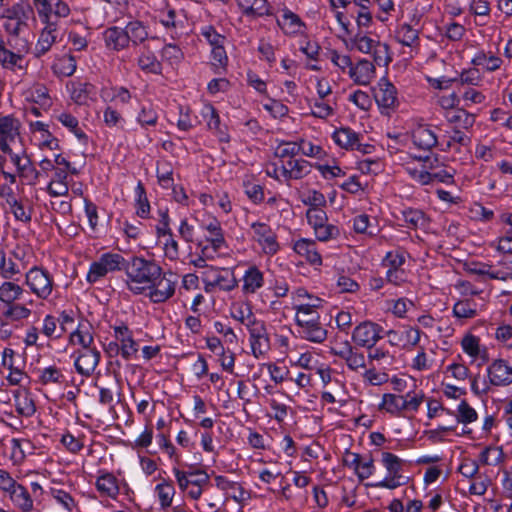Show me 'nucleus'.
<instances>
[{
	"mask_svg": "<svg viewBox=\"0 0 512 512\" xmlns=\"http://www.w3.org/2000/svg\"><path fill=\"white\" fill-rule=\"evenodd\" d=\"M3 153L0 155V174L9 185L15 184L17 178L23 184L36 185L41 173L24 151L17 153L10 149Z\"/></svg>",
	"mask_w": 512,
	"mask_h": 512,
	"instance_id": "f257e3e1",
	"label": "nucleus"
},
{
	"mask_svg": "<svg viewBox=\"0 0 512 512\" xmlns=\"http://www.w3.org/2000/svg\"><path fill=\"white\" fill-rule=\"evenodd\" d=\"M128 289L135 295L144 293L161 276L162 268L154 261L132 257L123 266Z\"/></svg>",
	"mask_w": 512,
	"mask_h": 512,
	"instance_id": "f03ea898",
	"label": "nucleus"
},
{
	"mask_svg": "<svg viewBox=\"0 0 512 512\" xmlns=\"http://www.w3.org/2000/svg\"><path fill=\"white\" fill-rule=\"evenodd\" d=\"M33 17V9L28 4H15L7 9L4 18V28L12 36H20L28 30V21Z\"/></svg>",
	"mask_w": 512,
	"mask_h": 512,
	"instance_id": "7ed1b4c3",
	"label": "nucleus"
},
{
	"mask_svg": "<svg viewBox=\"0 0 512 512\" xmlns=\"http://www.w3.org/2000/svg\"><path fill=\"white\" fill-rule=\"evenodd\" d=\"M382 463L387 470V476L385 479L376 483L367 484V486L395 489L406 483L405 477L401 475L404 463L402 459L390 452H383Z\"/></svg>",
	"mask_w": 512,
	"mask_h": 512,
	"instance_id": "20e7f679",
	"label": "nucleus"
},
{
	"mask_svg": "<svg viewBox=\"0 0 512 512\" xmlns=\"http://www.w3.org/2000/svg\"><path fill=\"white\" fill-rule=\"evenodd\" d=\"M125 259L118 253H104L100 258L90 265L87 281L95 283L105 277L109 272L123 269Z\"/></svg>",
	"mask_w": 512,
	"mask_h": 512,
	"instance_id": "39448f33",
	"label": "nucleus"
},
{
	"mask_svg": "<svg viewBox=\"0 0 512 512\" xmlns=\"http://www.w3.org/2000/svg\"><path fill=\"white\" fill-rule=\"evenodd\" d=\"M203 283L206 292L212 291L214 287H218L223 291H231L238 285L233 271L214 267H210L209 270L204 273Z\"/></svg>",
	"mask_w": 512,
	"mask_h": 512,
	"instance_id": "423d86ee",
	"label": "nucleus"
},
{
	"mask_svg": "<svg viewBox=\"0 0 512 512\" xmlns=\"http://www.w3.org/2000/svg\"><path fill=\"white\" fill-rule=\"evenodd\" d=\"M343 464L356 474L359 481H364L375 471L374 460L371 456H361L358 453L346 450L343 455Z\"/></svg>",
	"mask_w": 512,
	"mask_h": 512,
	"instance_id": "0eeeda50",
	"label": "nucleus"
},
{
	"mask_svg": "<svg viewBox=\"0 0 512 512\" xmlns=\"http://www.w3.org/2000/svg\"><path fill=\"white\" fill-rule=\"evenodd\" d=\"M382 327L371 321L357 325L352 332L353 342L363 348H372L382 338Z\"/></svg>",
	"mask_w": 512,
	"mask_h": 512,
	"instance_id": "6e6552de",
	"label": "nucleus"
},
{
	"mask_svg": "<svg viewBox=\"0 0 512 512\" xmlns=\"http://www.w3.org/2000/svg\"><path fill=\"white\" fill-rule=\"evenodd\" d=\"M26 284L42 299H46L52 292V278L46 270L39 267H33L27 272Z\"/></svg>",
	"mask_w": 512,
	"mask_h": 512,
	"instance_id": "1a4fd4ad",
	"label": "nucleus"
},
{
	"mask_svg": "<svg viewBox=\"0 0 512 512\" xmlns=\"http://www.w3.org/2000/svg\"><path fill=\"white\" fill-rule=\"evenodd\" d=\"M154 283L149 287V299L153 303H163L171 298L175 293L177 280L174 274L170 273L169 277L165 274L153 281Z\"/></svg>",
	"mask_w": 512,
	"mask_h": 512,
	"instance_id": "9d476101",
	"label": "nucleus"
},
{
	"mask_svg": "<svg viewBox=\"0 0 512 512\" xmlns=\"http://www.w3.org/2000/svg\"><path fill=\"white\" fill-rule=\"evenodd\" d=\"M374 98L382 114H389L397 105V90L386 78H381L374 88Z\"/></svg>",
	"mask_w": 512,
	"mask_h": 512,
	"instance_id": "9b49d317",
	"label": "nucleus"
},
{
	"mask_svg": "<svg viewBox=\"0 0 512 512\" xmlns=\"http://www.w3.org/2000/svg\"><path fill=\"white\" fill-rule=\"evenodd\" d=\"M250 346L252 354L255 358H260L270 350V339L266 325L263 321L258 320L249 328Z\"/></svg>",
	"mask_w": 512,
	"mask_h": 512,
	"instance_id": "f8f14e48",
	"label": "nucleus"
},
{
	"mask_svg": "<svg viewBox=\"0 0 512 512\" xmlns=\"http://www.w3.org/2000/svg\"><path fill=\"white\" fill-rule=\"evenodd\" d=\"M21 122L13 115L0 117V150L10 151V144L20 136Z\"/></svg>",
	"mask_w": 512,
	"mask_h": 512,
	"instance_id": "ddd939ff",
	"label": "nucleus"
},
{
	"mask_svg": "<svg viewBox=\"0 0 512 512\" xmlns=\"http://www.w3.org/2000/svg\"><path fill=\"white\" fill-rule=\"evenodd\" d=\"M489 382L493 386L506 387L512 384V366L504 359H496L487 368Z\"/></svg>",
	"mask_w": 512,
	"mask_h": 512,
	"instance_id": "4468645a",
	"label": "nucleus"
},
{
	"mask_svg": "<svg viewBox=\"0 0 512 512\" xmlns=\"http://www.w3.org/2000/svg\"><path fill=\"white\" fill-rule=\"evenodd\" d=\"M45 27L42 29L39 39L34 48L36 57H41L46 54L56 42L58 38V22L57 20L44 19Z\"/></svg>",
	"mask_w": 512,
	"mask_h": 512,
	"instance_id": "2eb2a0df",
	"label": "nucleus"
},
{
	"mask_svg": "<svg viewBox=\"0 0 512 512\" xmlns=\"http://www.w3.org/2000/svg\"><path fill=\"white\" fill-rule=\"evenodd\" d=\"M387 335L390 337L389 343L391 345L402 346L406 350H411L418 345L421 332L418 328L407 327L400 331L389 330Z\"/></svg>",
	"mask_w": 512,
	"mask_h": 512,
	"instance_id": "dca6fc26",
	"label": "nucleus"
},
{
	"mask_svg": "<svg viewBox=\"0 0 512 512\" xmlns=\"http://www.w3.org/2000/svg\"><path fill=\"white\" fill-rule=\"evenodd\" d=\"M251 228L266 254L273 255L278 251L279 245L276 236L267 224L255 222L251 225Z\"/></svg>",
	"mask_w": 512,
	"mask_h": 512,
	"instance_id": "f3484780",
	"label": "nucleus"
},
{
	"mask_svg": "<svg viewBox=\"0 0 512 512\" xmlns=\"http://www.w3.org/2000/svg\"><path fill=\"white\" fill-rule=\"evenodd\" d=\"M281 17L277 18V24L286 35L302 34L306 28L305 23L293 11L284 7Z\"/></svg>",
	"mask_w": 512,
	"mask_h": 512,
	"instance_id": "a211bd4d",
	"label": "nucleus"
},
{
	"mask_svg": "<svg viewBox=\"0 0 512 512\" xmlns=\"http://www.w3.org/2000/svg\"><path fill=\"white\" fill-rule=\"evenodd\" d=\"M100 360V352L96 349H82L75 359L76 371L84 376H89L96 369Z\"/></svg>",
	"mask_w": 512,
	"mask_h": 512,
	"instance_id": "6ab92c4d",
	"label": "nucleus"
},
{
	"mask_svg": "<svg viewBox=\"0 0 512 512\" xmlns=\"http://www.w3.org/2000/svg\"><path fill=\"white\" fill-rule=\"evenodd\" d=\"M116 340L120 343V353L125 360H129L138 352V344L134 341L132 333L126 325L114 327Z\"/></svg>",
	"mask_w": 512,
	"mask_h": 512,
	"instance_id": "aec40b11",
	"label": "nucleus"
},
{
	"mask_svg": "<svg viewBox=\"0 0 512 512\" xmlns=\"http://www.w3.org/2000/svg\"><path fill=\"white\" fill-rule=\"evenodd\" d=\"M412 141L419 149L429 151L437 145L438 138L430 126L420 124L412 131Z\"/></svg>",
	"mask_w": 512,
	"mask_h": 512,
	"instance_id": "412c9836",
	"label": "nucleus"
},
{
	"mask_svg": "<svg viewBox=\"0 0 512 512\" xmlns=\"http://www.w3.org/2000/svg\"><path fill=\"white\" fill-rule=\"evenodd\" d=\"M375 66L372 62L362 59L349 70V76L358 85H368L375 77Z\"/></svg>",
	"mask_w": 512,
	"mask_h": 512,
	"instance_id": "4be33fe9",
	"label": "nucleus"
},
{
	"mask_svg": "<svg viewBox=\"0 0 512 512\" xmlns=\"http://www.w3.org/2000/svg\"><path fill=\"white\" fill-rule=\"evenodd\" d=\"M294 251L304 257L308 263L314 266L322 265V257L317 251L314 240L302 238L294 243Z\"/></svg>",
	"mask_w": 512,
	"mask_h": 512,
	"instance_id": "5701e85b",
	"label": "nucleus"
},
{
	"mask_svg": "<svg viewBox=\"0 0 512 512\" xmlns=\"http://www.w3.org/2000/svg\"><path fill=\"white\" fill-rule=\"evenodd\" d=\"M215 483L219 489L226 491L236 502H244L250 497L249 492L246 491L239 483L230 481L225 476H216Z\"/></svg>",
	"mask_w": 512,
	"mask_h": 512,
	"instance_id": "b1692460",
	"label": "nucleus"
},
{
	"mask_svg": "<svg viewBox=\"0 0 512 512\" xmlns=\"http://www.w3.org/2000/svg\"><path fill=\"white\" fill-rule=\"evenodd\" d=\"M311 171V165L304 159H290L282 165L281 172L286 179H301Z\"/></svg>",
	"mask_w": 512,
	"mask_h": 512,
	"instance_id": "393cba45",
	"label": "nucleus"
},
{
	"mask_svg": "<svg viewBox=\"0 0 512 512\" xmlns=\"http://www.w3.org/2000/svg\"><path fill=\"white\" fill-rule=\"evenodd\" d=\"M104 40L108 48L117 51L129 46L125 29H121L117 26H113L105 30Z\"/></svg>",
	"mask_w": 512,
	"mask_h": 512,
	"instance_id": "a878e982",
	"label": "nucleus"
},
{
	"mask_svg": "<svg viewBox=\"0 0 512 512\" xmlns=\"http://www.w3.org/2000/svg\"><path fill=\"white\" fill-rule=\"evenodd\" d=\"M395 37L403 46L418 48L420 45L419 30L407 23L401 24L397 28Z\"/></svg>",
	"mask_w": 512,
	"mask_h": 512,
	"instance_id": "bb28decb",
	"label": "nucleus"
},
{
	"mask_svg": "<svg viewBox=\"0 0 512 512\" xmlns=\"http://www.w3.org/2000/svg\"><path fill=\"white\" fill-rule=\"evenodd\" d=\"M237 3L246 16L262 17L270 14L267 0H237Z\"/></svg>",
	"mask_w": 512,
	"mask_h": 512,
	"instance_id": "cd10ccee",
	"label": "nucleus"
},
{
	"mask_svg": "<svg viewBox=\"0 0 512 512\" xmlns=\"http://www.w3.org/2000/svg\"><path fill=\"white\" fill-rule=\"evenodd\" d=\"M263 284V273L256 266H250L243 276V292L253 294L260 289Z\"/></svg>",
	"mask_w": 512,
	"mask_h": 512,
	"instance_id": "c85d7f7f",
	"label": "nucleus"
},
{
	"mask_svg": "<svg viewBox=\"0 0 512 512\" xmlns=\"http://www.w3.org/2000/svg\"><path fill=\"white\" fill-rule=\"evenodd\" d=\"M9 496L13 504L22 512H30L33 510V500L28 490L21 484H17L9 492Z\"/></svg>",
	"mask_w": 512,
	"mask_h": 512,
	"instance_id": "c756f323",
	"label": "nucleus"
},
{
	"mask_svg": "<svg viewBox=\"0 0 512 512\" xmlns=\"http://www.w3.org/2000/svg\"><path fill=\"white\" fill-rule=\"evenodd\" d=\"M0 195H6V202L10 206L11 212L17 220L22 222H29L31 220V212L26 211L24 206L15 198L13 191L10 187L3 186Z\"/></svg>",
	"mask_w": 512,
	"mask_h": 512,
	"instance_id": "7c9ffc66",
	"label": "nucleus"
},
{
	"mask_svg": "<svg viewBox=\"0 0 512 512\" xmlns=\"http://www.w3.org/2000/svg\"><path fill=\"white\" fill-rule=\"evenodd\" d=\"M452 82H459L461 85L478 86L481 82V74L478 69L471 68L463 71L458 79H443L438 81V88H448Z\"/></svg>",
	"mask_w": 512,
	"mask_h": 512,
	"instance_id": "2f4dec72",
	"label": "nucleus"
},
{
	"mask_svg": "<svg viewBox=\"0 0 512 512\" xmlns=\"http://www.w3.org/2000/svg\"><path fill=\"white\" fill-rule=\"evenodd\" d=\"M96 487L102 495L110 498H116L119 493L117 479L112 473L106 472L100 475L97 478Z\"/></svg>",
	"mask_w": 512,
	"mask_h": 512,
	"instance_id": "473e14b6",
	"label": "nucleus"
},
{
	"mask_svg": "<svg viewBox=\"0 0 512 512\" xmlns=\"http://www.w3.org/2000/svg\"><path fill=\"white\" fill-rule=\"evenodd\" d=\"M125 32L128 42L138 45L148 38V31L144 24L139 20H132L125 26Z\"/></svg>",
	"mask_w": 512,
	"mask_h": 512,
	"instance_id": "72a5a7b5",
	"label": "nucleus"
},
{
	"mask_svg": "<svg viewBox=\"0 0 512 512\" xmlns=\"http://www.w3.org/2000/svg\"><path fill=\"white\" fill-rule=\"evenodd\" d=\"M404 224L409 229L425 228L428 219L425 213L418 209H404L402 212Z\"/></svg>",
	"mask_w": 512,
	"mask_h": 512,
	"instance_id": "f704fd0d",
	"label": "nucleus"
},
{
	"mask_svg": "<svg viewBox=\"0 0 512 512\" xmlns=\"http://www.w3.org/2000/svg\"><path fill=\"white\" fill-rule=\"evenodd\" d=\"M96 96V87L88 82L78 83L71 92L72 99L79 105H85Z\"/></svg>",
	"mask_w": 512,
	"mask_h": 512,
	"instance_id": "c9c22d12",
	"label": "nucleus"
},
{
	"mask_svg": "<svg viewBox=\"0 0 512 512\" xmlns=\"http://www.w3.org/2000/svg\"><path fill=\"white\" fill-rule=\"evenodd\" d=\"M332 138L340 147L354 150L355 145L358 144L359 135L352 129L345 127L336 130Z\"/></svg>",
	"mask_w": 512,
	"mask_h": 512,
	"instance_id": "e433bc0d",
	"label": "nucleus"
},
{
	"mask_svg": "<svg viewBox=\"0 0 512 512\" xmlns=\"http://www.w3.org/2000/svg\"><path fill=\"white\" fill-rule=\"evenodd\" d=\"M403 395L386 393L382 397L380 407L392 415H400L405 411Z\"/></svg>",
	"mask_w": 512,
	"mask_h": 512,
	"instance_id": "4c0bfd02",
	"label": "nucleus"
},
{
	"mask_svg": "<svg viewBox=\"0 0 512 512\" xmlns=\"http://www.w3.org/2000/svg\"><path fill=\"white\" fill-rule=\"evenodd\" d=\"M14 398L16 411L20 415L30 417L35 413V403L31 396L26 391H18L14 395Z\"/></svg>",
	"mask_w": 512,
	"mask_h": 512,
	"instance_id": "58836bf2",
	"label": "nucleus"
},
{
	"mask_svg": "<svg viewBox=\"0 0 512 512\" xmlns=\"http://www.w3.org/2000/svg\"><path fill=\"white\" fill-rule=\"evenodd\" d=\"M202 227L210 233L207 241L211 243L213 251L216 252L225 242L220 222L217 219H212L209 223L202 224Z\"/></svg>",
	"mask_w": 512,
	"mask_h": 512,
	"instance_id": "ea45409f",
	"label": "nucleus"
},
{
	"mask_svg": "<svg viewBox=\"0 0 512 512\" xmlns=\"http://www.w3.org/2000/svg\"><path fill=\"white\" fill-rule=\"evenodd\" d=\"M0 63L6 69L24 71L26 66L23 65V57L6 49L5 46L0 49Z\"/></svg>",
	"mask_w": 512,
	"mask_h": 512,
	"instance_id": "a19ab883",
	"label": "nucleus"
},
{
	"mask_svg": "<svg viewBox=\"0 0 512 512\" xmlns=\"http://www.w3.org/2000/svg\"><path fill=\"white\" fill-rule=\"evenodd\" d=\"M453 315L459 319H471L477 315L476 303L465 299L457 301L452 310Z\"/></svg>",
	"mask_w": 512,
	"mask_h": 512,
	"instance_id": "79ce46f5",
	"label": "nucleus"
},
{
	"mask_svg": "<svg viewBox=\"0 0 512 512\" xmlns=\"http://www.w3.org/2000/svg\"><path fill=\"white\" fill-rule=\"evenodd\" d=\"M27 98L44 108L49 107L51 104L48 89L43 84H35L29 88L27 90Z\"/></svg>",
	"mask_w": 512,
	"mask_h": 512,
	"instance_id": "37998d69",
	"label": "nucleus"
},
{
	"mask_svg": "<svg viewBox=\"0 0 512 512\" xmlns=\"http://www.w3.org/2000/svg\"><path fill=\"white\" fill-rule=\"evenodd\" d=\"M155 491L157 493L161 508L166 509L170 507L175 495V488L173 484L163 480L156 486Z\"/></svg>",
	"mask_w": 512,
	"mask_h": 512,
	"instance_id": "c03bdc74",
	"label": "nucleus"
},
{
	"mask_svg": "<svg viewBox=\"0 0 512 512\" xmlns=\"http://www.w3.org/2000/svg\"><path fill=\"white\" fill-rule=\"evenodd\" d=\"M70 340L73 344H79L82 349H93V336L90 333L88 327L84 324H79L76 331L70 335Z\"/></svg>",
	"mask_w": 512,
	"mask_h": 512,
	"instance_id": "a18cd8bd",
	"label": "nucleus"
},
{
	"mask_svg": "<svg viewBox=\"0 0 512 512\" xmlns=\"http://www.w3.org/2000/svg\"><path fill=\"white\" fill-rule=\"evenodd\" d=\"M138 65L141 70L149 73L158 74L161 72V63L157 60L154 53L149 50L143 51L138 58Z\"/></svg>",
	"mask_w": 512,
	"mask_h": 512,
	"instance_id": "49530a36",
	"label": "nucleus"
},
{
	"mask_svg": "<svg viewBox=\"0 0 512 512\" xmlns=\"http://www.w3.org/2000/svg\"><path fill=\"white\" fill-rule=\"evenodd\" d=\"M311 114L314 117L326 119L333 115L334 109L330 105L329 100L325 98H317L310 101Z\"/></svg>",
	"mask_w": 512,
	"mask_h": 512,
	"instance_id": "de8ad7c7",
	"label": "nucleus"
},
{
	"mask_svg": "<svg viewBox=\"0 0 512 512\" xmlns=\"http://www.w3.org/2000/svg\"><path fill=\"white\" fill-rule=\"evenodd\" d=\"M22 292L23 289L19 285L13 282H4L0 286V300L7 304H11L20 297Z\"/></svg>",
	"mask_w": 512,
	"mask_h": 512,
	"instance_id": "09e8293b",
	"label": "nucleus"
},
{
	"mask_svg": "<svg viewBox=\"0 0 512 512\" xmlns=\"http://www.w3.org/2000/svg\"><path fill=\"white\" fill-rule=\"evenodd\" d=\"M232 317L243 324L246 328H249L258 321L249 305H238L237 307H234Z\"/></svg>",
	"mask_w": 512,
	"mask_h": 512,
	"instance_id": "8fccbe9b",
	"label": "nucleus"
},
{
	"mask_svg": "<svg viewBox=\"0 0 512 512\" xmlns=\"http://www.w3.org/2000/svg\"><path fill=\"white\" fill-rule=\"evenodd\" d=\"M31 310L21 304H8L2 312L3 317L12 321H19L30 316Z\"/></svg>",
	"mask_w": 512,
	"mask_h": 512,
	"instance_id": "3c124183",
	"label": "nucleus"
},
{
	"mask_svg": "<svg viewBox=\"0 0 512 512\" xmlns=\"http://www.w3.org/2000/svg\"><path fill=\"white\" fill-rule=\"evenodd\" d=\"M447 119L449 123L456 124L455 128L465 130L471 128L475 122L474 116L465 110H458L450 115Z\"/></svg>",
	"mask_w": 512,
	"mask_h": 512,
	"instance_id": "603ef678",
	"label": "nucleus"
},
{
	"mask_svg": "<svg viewBox=\"0 0 512 512\" xmlns=\"http://www.w3.org/2000/svg\"><path fill=\"white\" fill-rule=\"evenodd\" d=\"M302 338L315 343L323 342L327 337V331L320 323L299 331Z\"/></svg>",
	"mask_w": 512,
	"mask_h": 512,
	"instance_id": "864d4df0",
	"label": "nucleus"
},
{
	"mask_svg": "<svg viewBox=\"0 0 512 512\" xmlns=\"http://www.w3.org/2000/svg\"><path fill=\"white\" fill-rule=\"evenodd\" d=\"M368 349V362L370 365H375L376 362L378 365L387 364L390 365L393 357L390 355L388 350H385L382 347H372Z\"/></svg>",
	"mask_w": 512,
	"mask_h": 512,
	"instance_id": "5fc2aeb1",
	"label": "nucleus"
},
{
	"mask_svg": "<svg viewBox=\"0 0 512 512\" xmlns=\"http://www.w3.org/2000/svg\"><path fill=\"white\" fill-rule=\"evenodd\" d=\"M374 62L379 66H388L392 61L389 46L386 43L376 42L372 51Z\"/></svg>",
	"mask_w": 512,
	"mask_h": 512,
	"instance_id": "6e6d98bb",
	"label": "nucleus"
},
{
	"mask_svg": "<svg viewBox=\"0 0 512 512\" xmlns=\"http://www.w3.org/2000/svg\"><path fill=\"white\" fill-rule=\"evenodd\" d=\"M356 49L362 53H372L376 42L365 35L363 31H358L351 39Z\"/></svg>",
	"mask_w": 512,
	"mask_h": 512,
	"instance_id": "4d7b16f0",
	"label": "nucleus"
},
{
	"mask_svg": "<svg viewBox=\"0 0 512 512\" xmlns=\"http://www.w3.org/2000/svg\"><path fill=\"white\" fill-rule=\"evenodd\" d=\"M39 378H40V382L43 385H47V384H51V383L56 384V383L63 382L64 375L62 374L61 370L58 369L57 367L49 366V367L44 368L40 372Z\"/></svg>",
	"mask_w": 512,
	"mask_h": 512,
	"instance_id": "13d9d810",
	"label": "nucleus"
},
{
	"mask_svg": "<svg viewBox=\"0 0 512 512\" xmlns=\"http://www.w3.org/2000/svg\"><path fill=\"white\" fill-rule=\"evenodd\" d=\"M316 238L319 241L327 242L331 239H336L340 235V230L337 226L325 222L321 226L314 229Z\"/></svg>",
	"mask_w": 512,
	"mask_h": 512,
	"instance_id": "bf43d9fd",
	"label": "nucleus"
},
{
	"mask_svg": "<svg viewBox=\"0 0 512 512\" xmlns=\"http://www.w3.org/2000/svg\"><path fill=\"white\" fill-rule=\"evenodd\" d=\"M457 421L459 423L468 424L477 420L478 415L465 400L461 401L457 409Z\"/></svg>",
	"mask_w": 512,
	"mask_h": 512,
	"instance_id": "052dcab7",
	"label": "nucleus"
},
{
	"mask_svg": "<svg viewBox=\"0 0 512 512\" xmlns=\"http://www.w3.org/2000/svg\"><path fill=\"white\" fill-rule=\"evenodd\" d=\"M342 359L346 362L348 368L352 371H358L366 367V359L363 353L357 352L355 349L348 354L345 352Z\"/></svg>",
	"mask_w": 512,
	"mask_h": 512,
	"instance_id": "680f3d73",
	"label": "nucleus"
},
{
	"mask_svg": "<svg viewBox=\"0 0 512 512\" xmlns=\"http://www.w3.org/2000/svg\"><path fill=\"white\" fill-rule=\"evenodd\" d=\"M135 192H136V196H137V205H138L137 215L142 218H145L150 211V205L147 200L145 188L141 182L138 183Z\"/></svg>",
	"mask_w": 512,
	"mask_h": 512,
	"instance_id": "e2e57ef3",
	"label": "nucleus"
},
{
	"mask_svg": "<svg viewBox=\"0 0 512 512\" xmlns=\"http://www.w3.org/2000/svg\"><path fill=\"white\" fill-rule=\"evenodd\" d=\"M502 457V449L498 447H487L480 454L481 461L487 465L499 464L502 461Z\"/></svg>",
	"mask_w": 512,
	"mask_h": 512,
	"instance_id": "0e129e2a",
	"label": "nucleus"
},
{
	"mask_svg": "<svg viewBox=\"0 0 512 512\" xmlns=\"http://www.w3.org/2000/svg\"><path fill=\"white\" fill-rule=\"evenodd\" d=\"M306 217L309 225H311L313 229H317V227L325 224L328 220L326 212L317 207L309 208Z\"/></svg>",
	"mask_w": 512,
	"mask_h": 512,
	"instance_id": "69168bd1",
	"label": "nucleus"
},
{
	"mask_svg": "<svg viewBox=\"0 0 512 512\" xmlns=\"http://www.w3.org/2000/svg\"><path fill=\"white\" fill-rule=\"evenodd\" d=\"M461 346H462L463 351L466 354H468L469 356L475 358L479 355L480 345H479L478 337H476L472 334H467L462 339Z\"/></svg>",
	"mask_w": 512,
	"mask_h": 512,
	"instance_id": "338daca9",
	"label": "nucleus"
},
{
	"mask_svg": "<svg viewBox=\"0 0 512 512\" xmlns=\"http://www.w3.org/2000/svg\"><path fill=\"white\" fill-rule=\"evenodd\" d=\"M223 504L220 496H206L196 508L200 512H219L221 505Z\"/></svg>",
	"mask_w": 512,
	"mask_h": 512,
	"instance_id": "774afa93",
	"label": "nucleus"
}]
</instances>
